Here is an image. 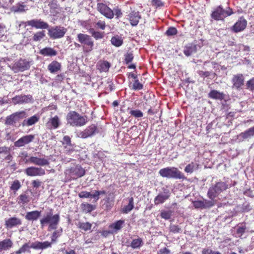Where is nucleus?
<instances>
[{
  "mask_svg": "<svg viewBox=\"0 0 254 254\" xmlns=\"http://www.w3.org/2000/svg\"><path fill=\"white\" fill-rule=\"evenodd\" d=\"M225 95L216 90H211L208 94V97L211 99L222 100L224 99Z\"/></svg>",
  "mask_w": 254,
  "mask_h": 254,
  "instance_id": "obj_27",
  "label": "nucleus"
},
{
  "mask_svg": "<svg viewBox=\"0 0 254 254\" xmlns=\"http://www.w3.org/2000/svg\"><path fill=\"white\" fill-rule=\"evenodd\" d=\"M52 242H49L48 241H45L44 242H41V249H46L48 248H51L52 246Z\"/></svg>",
  "mask_w": 254,
  "mask_h": 254,
  "instance_id": "obj_57",
  "label": "nucleus"
},
{
  "mask_svg": "<svg viewBox=\"0 0 254 254\" xmlns=\"http://www.w3.org/2000/svg\"><path fill=\"white\" fill-rule=\"evenodd\" d=\"M60 220V215L58 214L54 215L52 209L45 212L40 220L42 228L48 225V231L56 230Z\"/></svg>",
  "mask_w": 254,
  "mask_h": 254,
  "instance_id": "obj_1",
  "label": "nucleus"
},
{
  "mask_svg": "<svg viewBox=\"0 0 254 254\" xmlns=\"http://www.w3.org/2000/svg\"><path fill=\"white\" fill-rule=\"evenodd\" d=\"M98 132L97 127L92 125L86 127L83 131L79 132L77 135L79 137L86 138L94 135Z\"/></svg>",
  "mask_w": 254,
  "mask_h": 254,
  "instance_id": "obj_14",
  "label": "nucleus"
},
{
  "mask_svg": "<svg viewBox=\"0 0 254 254\" xmlns=\"http://www.w3.org/2000/svg\"><path fill=\"white\" fill-rule=\"evenodd\" d=\"M170 230L171 232L173 233H179L181 231V228L176 225H171L170 226Z\"/></svg>",
  "mask_w": 254,
  "mask_h": 254,
  "instance_id": "obj_60",
  "label": "nucleus"
},
{
  "mask_svg": "<svg viewBox=\"0 0 254 254\" xmlns=\"http://www.w3.org/2000/svg\"><path fill=\"white\" fill-rule=\"evenodd\" d=\"M66 121L71 126L81 127L87 123V117L81 116L75 111H70L67 114Z\"/></svg>",
  "mask_w": 254,
  "mask_h": 254,
  "instance_id": "obj_3",
  "label": "nucleus"
},
{
  "mask_svg": "<svg viewBox=\"0 0 254 254\" xmlns=\"http://www.w3.org/2000/svg\"><path fill=\"white\" fill-rule=\"evenodd\" d=\"M233 13L232 9L230 7L224 9L219 5L211 13V17L215 20H223L224 19Z\"/></svg>",
  "mask_w": 254,
  "mask_h": 254,
  "instance_id": "obj_7",
  "label": "nucleus"
},
{
  "mask_svg": "<svg viewBox=\"0 0 254 254\" xmlns=\"http://www.w3.org/2000/svg\"><path fill=\"white\" fill-rule=\"evenodd\" d=\"M32 99V96L28 95H18L12 98V101L14 104H20L23 103H29Z\"/></svg>",
  "mask_w": 254,
  "mask_h": 254,
  "instance_id": "obj_20",
  "label": "nucleus"
},
{
  "mask_svg": "<svg viewBox=\"0 0 254 254\" xmlns=\"http://www.w3.org/2000/svg\"><path fill=\"white\" fill-rule=\"evenodd\" d=\"M17 121L13 114L7 116L5 121V124L8 126H15Z\"/></svg>",
  "mask_w": 254,
  "mask_h": 254,
  "instance_id": "obj_39",
  "label": "nucleus"
},
{
  "mask_svg": "<svg viewBox=\"0 0 254 254\" xmlns=\"http://www.w3.org/2000/svg\"><path fill=\"white\" fill-rule=\"evenodd\" d=\"M254 136V126L240 133L238 136V138L240 141H243L245 140L251 139Z\"/></svg>",
  "mask_w": 254,
  "mask_h": 254,
  "instance_id": "obj_19",
  "label": "nucleus"
},
{
  "mask_svg": "<svg viewBox=\"0 0 254 254\" xmlns=\"http://www.w3.org/2000/svg\"><path fill=\"white\" fill-rule=\"evenodd\" d=\"M24 172L28 176L30 177L42 176L45 174V171L44 169L34 166L27 168Z\"/></svg>",
  "mask_w": 254,
  "mask_h": 254,
  "instance_id": "obj_13",
  "label": "nucleus"
},
{
  "mask_svg": "<svg viewBox=\"0 0 254 254\" xmlns=\"http://www.w3.org/2000/svg\"><path fill=\"white\" fill-rule=\"evenodd\" d=\"M25 5L18 3L11 8V11L14 12H22L25 11Z\"/></svg>",
  "mask_w": 254,
  "mask_h": 254,
  "instance_id": "obj_41",
  "label": "nucleus"
},
{
  "mask_svg": "<svg viewBox=\"0 0 254 254\" xmlns=\"http://www.w3.org/2000/svg\"><path fill=\"white\" fill-rule=\"evenodd\" d=\"M247 25V20L244 17H241L233 25L232 29L234 32L238 33L243 31L246 28Z\"/></svg>",
  "mask_w": 254,
  "mask_h": 254,
  "instance_id": "obj_17",
  "label": "nucleus"
},
{
  "mask_svg": "<svg viewBox=\"0 0 254 254\" xmlns=\"http://www.w3.org/2000/svg\"><path fill=\"white\" fill-rule=\"evenodd\" d=\"M14 117L16 118V121L17 122L22 119L26 118L28 117V114L25 111H21L15 112L13 113Z\"/></svg>",
  "mask_w": 254,
  "mask_h": 254,
  "instance_id": "obj_40",
  "label": "nucleus"
},
{
  "mask_svg": "<svg viewBox=\"0 0 254 254\" xmlns=\"http://www.w3.org/2000/svg\"><path fill=\"white\" fill-rule=\"evenodd\" d=\"M63 233V229L60 228L56 230L52 234L51 236V242L53 243H55L57 241V239L59 238Z\"/></svg>",
  "mask_w": 254,
  "mask_h": 254,
  "instance_id": "obj_43",
  "label": "nucleus"
},
{
  "mask_svg": "<svg viewBox=\"0 0 254 254\" xmlns=\"http://www.w3.org/2000/svg\"><path fill=\"white\" fill-rule=\"evenodd\" d=\"M216 203V200L210 199H203L202 200L195 201L193 205L196 208L207 209L212 207Z\"/></svg>",
  "mask_w": 254,
  "mask_h": 254,
  "instance_id": "obj_12",
  "label": "nucleus"
},
{
  "mask_svg": "<svg viewBox=\"0 0 254 254\" xmlns=\"http://www.w3.org/2000/svg\"><path fill=\"white\" fill-rule=\"evenodd\" d=\"M172 215L171 210H162L160 213V216L162 218L165 220L169 219Z\"/></svg>",
  "mask_w": 254,
  "mask_h": 254,
  "instance_id": "obj_45",
  "label": "nucleus"
},
{
  "mask_svg": "<svg viewBox=\"0 0 254 254\" xmlns=\"http://www.w3.org/2000/svg\"><path fill=\"white\" fill-rule=\"evenodd\" d=\"M40 215L41 211L35 210L27 212L25 218L29 221H35L39 218Z\"/></svg>",
  "mask_w": 254,
  "mask_h": 254,
  "instance_id": "obj_30",
  "label": "nucleus"
},
{
  "mask_svg": "<svg viewBox=\"0 0 254 254\" xmlns=\"http://www.w3.org/2000/svg\"><path fill=\"white\" fill-rule=\"evenodd\" d=\"M232 81L233 88L240 89L244 85V78L243 74H238L233 76Z\"/></svg>",
  "mask_w": 254,
  "mask_h": 254,
  "instance_id": "obj_21",
  "label": "nucleus"
},
{
  "mask_svg": "<svg viewBox=\"0 0 254 254\" xmlns=\"http://www.w3.org/2000/svg\"><path fill=\"white\" fill-rule=\"evenodd\" d=\"M159 174L163 178L168 179H183L186 177L177 168L174 167H168L161 169L159 171Z\"/></svg>",
  "mask_w": 254,
  "mask_h": 254,
  "instance_id": "obj_2",
  "label": "nucleus"
},
{
  "mask_svg": "<svg viewBox=\"0 0 254 254\" xmlns=\"http://www.w3.org/2000/svg\"><path fill=\"white\" fill-rule=\"evenodd\" d=\"M89 32L96 40L101 39L104 37V32L96 31L93 28H90Z\"/></svg>",
  "mask_w": 254,
  "mask_h": 254,
  "instance_id": "obj_33",
  "label": "nucleus"
},
{
  "mask_svg": "<svg viewBox=\"0 0 254 254\" xmlns=\"http://www.w3.org/2000/svg\"><path fill=\"white\" fill-rule=\"evenodd\" d=\"M128 204L125 206L122 209V212L124 213H127L130 211L134 207V202L133 197L129 198Z\"/></svg>",
  "mask_w": 254,
  "mask_h": 254,
  "instance_id": "obj_34",
  "label": "nucleus"
},
{
  "mask_svg": "<svg viewBox=\"0 0 254 254\" xmlns=\"http://www.w3.org/2000/svg\"><path fill=\"white\" fill-rule=\"evenodd\" d=\"M198 165L194 162H191L187 165L185 168V171L187 173H192L194 171L198 169Z\"/></svg>",
  "mask_w": 254,
  "mask_h": 254,
  "instance_id": "obj_35",
  "label": "nucleus"
},
{
  "mask_svg": "<svg viewBox=\"0 0 254 254\" xmlns=\"http://www.w3.org/2000/svg\"><path fill=\"white\" fill-rule=\"evenodd\" d=\"M125 223V221L123 220H120L116 222L111 224L109 226L110 228L113 229L114 232H111V233H117V231L121 229L123 225Z\"/></svg>",
  "mask_w": 254,
  "mask_h": 254,
  "instance_id": "obj_32",
  "label": "nucleus"
},
{
  "mask_svg": "<svg viewBox=\"0 0 254 254\" xmlns=\"http://www.w3.org/2000/svg\"><path fill=\"white\" fill-rule=\"evenodd\" d=\"M133 88L134 90H141L143 88V85L139 82L138 79H136L133 83Z\"/></svg>",
  "mask_w": 254,
  "mask_h": 254,
  "instance_id": "obj_52",
  "label": "nucleus"
},
{
  "mask_svg": "<svg viewBox=\"0 0 254 254\" xmlns=\"http://www.w3.org/2000/svg\"><path fill=\"white\" fill-rule=\"evenodd\" d=\"M61 65L60 63L57 61H53L48 66V69L52 73H56L58 71L60 70Z\"/></svg>",
  "mask_w": 254,
  "mask_h": 254,
  "instance_id": "obj_31",
  "label": "nucleus"
},
{
  "mask_svg": "<svg viewBox=\"0 0 254 254\" xmlns=\"http://www.w3.org/2000/svg\"><path fill=\"white\" fill-rule=\"evenodd\" d=\"M31 248L34 249H41V242L36 241L32 243L31 245Z\"/></svg>",
  "mask_w": 254,
  "mask_h": 254,
  "instance_id": "obj_62",
  "label": "nucleus"
},
{
  "mask_svg": "<svg viewBox=\"0 0 254 254\" xmlns=\"http://www.w3.org/2000/svg\"><path fill=\"white\" fill-rule=\"evenodd\" d=\"M129 113L135 118H141L143 116V113L139 110H130Z\"/></svg>",
  "mask_w": 254,
  "mask_h": 254,
  "instance_id": "obj_48",
  "label": "nucleus"
},
{
  "mask_svg": "<svg viewBox=\"0 0 254 254\" xmlns=\"http://www.w3.org/2000/svg\"><path fill=\"white\" fill-rule=\"evenodd\" d=\"M39 53L44 56L53 57L57 55V52L51 47H46L41 49Z\"/></svg>",
  "mask_w": 254,
  "mask_h": 254,
  "instance_id": "obj_29",
  "label": "nucleus"
},
{
  "mask_svg": "<svg viewBox=\"0 0 254 254\" xmlns=\"http://www.w3.org/2000/svg\"><path fill=\"white\" fill-rule=\"evenodd\" d=\"M228 188V185L223 182H219L209 188L207 192V196L209 199H214L222 191Z\"/></svg>",
  "mask_w": 254,
  "mask_h": 254,
  "instance_id": "obj_5",
  "label": "nucleus"
},
{
  "mask_svg": "<svg viewBox=\"0 0 254 254\" xmlns=\"http://www.w3.org/2000/svg\"><path fill=\"white\" fill-rule=\"evenodd\" d=\"M80 198H91V193L86 191H82L78 193Z\"/></svg>",
  "mask_w": 254,
  "mask_h": 254,
  "instance_id": "obj_53",
  "label": "nucleus"
},
{
  "mask_svg": "<svg viewBox=\"0 0 254 254\" xmlns=\"http://www.w3.org/2000/svg\"><path fill=\"white\" fill-rule=\"evenodd\" d=\"M246 230V226L245 225H241L237 226L236 227V237L241 238L242 236L245 233Z\"/></svg>",
  "mask_w": 254,
  "mask_h": 254,
  "instance_id": "obj_44",
  "label": "nucleus"
},
{
  "mask_svg": "<svg viewBox=\"0 0 254 254\" xmlns=\"http://www.w3.org/2000/svg\"><path fill=\"white\" fill-rule=\"evenodd\" d=\"M19 203H22L23 204L27 203L29 201L28 197L25 194H22L18 197Z\"/></svg>",
  "mask_w": 254,
  "mask_h": 254,
  "instance_id": "obj_49",
  "label": "nucleus"
},
{
  "mask_svg": "<svg viewBox=\"0 0 254 254\" xmlns=\"http://www.w3.org/2000/svg\"><path fill=\"white\" fill-rule=\"evenodd\" d=\"M19 157L26 164L31 163L39 166H44L49 165V161L45 158H38L35 156H28V154L26 152H22Z\"/></svg>",
  "mask_w": 254,
  "mask_h": 254,
  "instance_id": "obj_4",
  "label": "nucleus"
},
{
  "mask_svg": "<svg viewBox=\"0 0 254 254\" xmlns=\"http://www.w3.org/2000/svg\"><path fill=\"white\" fill-rule=\"evenodd\" d=\"M142 240L138 238L137 239H133L131 244L130 247L133 249H138L143 245Z\"/></svg>",
  "mask_w": 254,
  "mask_h": 254,
  "instance_id": "obj_42",
  "label": "nucleus"
},
{
  "mask_svg": "<svg viewBox=\"0 0 254 254\" xmlns=\"http://www.w3.org/2000/svg\"><path fill=\"white\" fill-rule=\"evenodd\" d=\"M112 10H113L114 15L116 16L117 18H119L122 17L123 13L121 11V9L119 8L118 7L114 8L113 9H112Z\"/></svg>",
  "mask_w": 254,
  "mask_h": 254,
  "instance_id": "obj_56",
  "label": "nucleus"
},
{
  "mask_svg": "<svg viewBox=\"0 0 254 254\" xmlns=\"http://www.w3.org/2000/svg\"><path fill=\"white\" fill-rule=\"evenodd\" d=\"M133 58V54L131 53H127L125 55V62L127 64L130 63Z\"/></svg>",
  "mask_w": 254,
  "mask_h": 254,
  "instance_id": "obj_58",
  "label": "nucleus"
},
{
  "mask_svg": "<svg viewBox=\"0 0 254 254\" xmlns=\"http://www.w3.org/2000/svg\"><path fill=\"white\" fill-rule=\"evenodd\" d=\"M85 173V170L80 165H76L66 170V174L69 175L73 179L83 176Z\"/></svg>",
  "mask_w": 254,
  "mask_h": 254,
  "instance_id": "obj_11",
  "label": "nucleus"
},
{
  "mask_svg": "<svg viewBox=\"0 0 254 254\" xmlns=\"http://www.w3.org/2000/svg\"><path fill=\"white\" fill-rule=\"evenodd\" d=\"M13 243L9 239H6L0 241V252L2 251H7L12 248Z\"/></svg>",
  "mask_w": 254,
  "mask_h": 254,
  "instance_id": "obj_26",
  "label": "nucleus"
},
{
  "mask_svg": "<svg viewBox=\"0 0 254 254\" xmlns=\"http://www.w3.org/2000/svg\"><path fill=\"white\" fill-rule=\"evenodd\" d=\"M31 246L29 243H25L18 251L15 252V254H21L22 253L27 252L30 253Z\"/></svg>",
  "mask_w": 254,
  "mask_h": 254,
  "instance_id": "obj_38",
  "label": "nucleus"
},
{
  "mask_svg": "<svg viewBox=\"0 0 254 254\" xmlns=\"http://www.w3.org/2000/svg\"><path fill=\"white\" fill-rule=\"evenodd\" d=\"M6 32L5 26L0 25V42L6 40Z\"/></svg>",
  "mask_w": 254,
  "mask_h": 254,
  "instance_id": "obj_47",
  "label": "nucleus"
},
{
  "mask_svg": "<svg viewBox=\"0 0 254 254\" xmlns=\"http://www.w3.org/2000/svg\"><path fill=\"white\" fill-rule=\"evenodd\" d=\"M22 224L21 220L16 217H12L5 220V226L7 229L17 227Z\"/></svg>",
  "mask_w": 254,
  "mask_h": 254,
  "instance_id": "obj_18",
  "label": "nucleus"
},
{
  "mask_svg": "<svg viewBox=\"0 0 254 254\" xmlns=\"http://www.w3.org/2000/svg\"><path fill=\"white\" fill-rule=\"evenodd\" d=\"M92 225L89 222H85V223H80L79 224L78 227L85 231H87L88 230H90L91 228Z\"/></svg>",
  "mask_w": 254,
  "mask_h": 254,
  "instance_id": "obj_46",
  "label": "nucleus"
},
{
  "mask_svg": "<svg viewBox=\"0 0 254 254\" xmlns=\"http://www.w3.org/2000/svg\"><path fill=\"white\" fill-rule=\"evenodd\" d=\"M151 4L156 8L164 5L163 2L161 0H151Z\"/></svg>",
  "mask_w": 254,
  "mask_h": 254,
  "instance_id": "obj_54",
  "label": "nucleus"
},
{
  "mask_svg": "<svg viewBox=\"0 0 254 254\" xmlns=\"http://www.w3.org/2000/svg\"><path fill=\"white\" fill-rule=\"evenodd\" d=\"M32 64V61L26 59H20L12 65H9L8 66L15 72L23 71L28 69Z\"/></svg>",
  "mask_w": 254,
  "mask_h": 254,
  "instance_id": "obj_6",
  "label": "nucleus"
},
{
  "mask_svg": "<svg viewBox=\"0 0 254 254\" xmlns=\"http://www.w3.org/2000/svg\"><path fill=\"white\" fill-rule=\"evenodd\" d=\"M63 144H65L67 145L71 144V139L68 136H64L63 138Z\"/></svg>",
  "mask_w": 254,
  "mask_h": 254,
  "instance_id": "obj_64",
  "label": "nucleus"
},
{
  "mask_svg": "<svg viewBox=\"0 0 254 254\" xmlns=\"http://www.w3.org/2000/svg\"><path fill=\"white\" fill-rule=\"evenodd\" d=\"M40 117L39 115H34L28 118L25 119L21 123V126L23 127H30L33 125H34L37 123H38L39 121Z\"/></svg>",
  "mask_w": 254,
  "mask_h": 254,
  "instance_id": "obj_22",
  "label": "nucleus"
},
{
  "mask_svg": "<svg viewBox=\"0 0 254 254\" xmlns=\"http://www.w3.org/2000/svg\"><path fill=\"white\" fill-rule=\"evenodd\" d=\"M77 38L78 42L83 45V48L85 52H89L93 50L94 42L90 36L79 33L77 34Z\"/></svg>",
  "mask_w": 254,
  "mask_h": 254,
  "instance_id": "obj_8",
  "label": "nucleus"
},
{
  "mask_svg": "<svg viewBox=\"0 0 254 254\" xmlns=\"http://www.w3.org/2000/svg\"><path fill=\"white\" fill-rule=\"evenodd\" d=\"M112 44L115 47L121 46L123 43V40L121 37L117 35L113 37L111 39Z\"/></svg>",
  "mask_w": 254,
  "mask_h": 254,
  "instance_id": "obj_36",
  "label": "nucleus"
},
{
  "mask_svg": "<svg viewBox=\"0 0 254 254\" xmlns=\"http://www.w3.org/2000/svg\"><path fill=\"white\" fill-rule=\"evenodd\" d=\"M170 194L168 192L164 193H159L154 198V203L158 205L160 203H164L167 199L169 198Z\"/></svg>",
  "mask_w": 254,
  "mask_h": 254,
  "instance_id": "obj_28",
  "label": "nucleus"
},
{
  "mask_svg": "<svg viewBox=\"0 0 254 254\" xmlns=\"http://www.w3.org/2000/svg\"><path fill=\"white\" fill-rule=\"evenodd\" d=\"M67 30L60 26L51 27L48 29V34L52 39H60L63 37Z\"/></svg>",
  "mask_w": 254,
  "mask_h": 254,
  "instance_id": "obj_9",
  "label": "nucleus"
},
{
  "mask_svg": "<svg viewBox=\"0 0 254 254\" xmlns=\"http://www.w3.org/2000/svg\"><path fill=\"white\" fill-rule=\"evenodd\" d=\"M25 24L26 25L30 26L37 29H48L49 28V24L41 19L28 20L25 22Z\"/></svg>",
  "mask_w": 254,
  "mask_h": 254,
  "instance_id": "obj_15",
  "label": "nucleus"
},
{
  "mask_svg": "<svg viewBox=\"0 0 254 254\" xmlns=\"http://www.w3.org/2000/svg\"><path fill=\"white\" fill-rule=\"evenodd\" d=\"M202 254H221L219 252L213 251L211 249H203L202 251Z\"/></svg>",
  "mask_w": 254,
  "mask_h": 254,
  "instance_id": "obj_61",
  "label": "nucleus"
},
{
  "mask_svg": "<svg viewBox=\"0 0 254 254\" xmlns=\"http://www.w3.org/2000/svg\"><path fill=\"white\" fill-rule=\"evenodd\" d=\"M198 75L202 77H207L211 75V72L207 71L199 70L197 71Z\"/></svg>",
  "mask_w": 254,
  "mask_h": 254,
  "instance_id": "obj_59",
  "label": "nucleus"
},
{
  "mask_svg": "<svg viewBox=\"0 0 254 254\" xmlns=\"http://www.w3.org/2000/svg\"><path fill=\"white\" fill-rule=\"evenodd\" d=\"M141 18V15L138 11H132L129 15V19L130 24L133 26H136L139 19Z\"/></svg>",
  "mask_w": 254,
  "mask_h": 254,
  "instance_id": "obj_24",
  "label": "nucleus"
},
{
  "mask_svg": "<svg viewBox=\"0 0 254 254\" xmlns=\"http://www.w3.org/2000/svg\"><path fill=\"white\" fill-rule=\"evenodd\" d=\"M177 33V30L175 27H170L166 32V34L167 36H173Z\"/></svg>",
  "mask_w": 254,
  "mask_h": 254,
  "instance_id": "obj_51",
  "label": "nucleus"
},
{
  "mask_svg": "<svg viewBox=\"0 0 254 254\" xmlns=\"http://www.w3.org/2000/svg\"><path fill=\"white\" fill-rule=\"evenodd\" d=\"M21 187V185L18 180H15L12 184L10 189L14 191L18 190Z\"/></svg>",
  "mask_w": 254,
  "mask_h": 254,
  "instance_id": "obj_50",
  "label": "nucleus"
},
{
  "mask_svg": "<svg viewBox=\"0 0 254 254\" xmlns=\"http://www.w3.org/2000/svg\"><path fill=\"white\" fill-rule=\"evenodd\" d=\"M97 9L101 14L108 19H111L114 16L113 10L103 3H97Z\"/></svg>",
  "mask_w": 254,
  "mask_h": 254,
  "instance_id": "obj_10",
  "label": "nucleus"
},
{
  "mask_svg": "<svg viewBox=\"0 0 254 254\" xmlns=\"http://www.w3.org/2000/svg\"><path fill=\"white\" fill-rule=\"evenodd\" d=\"M60 125L59 118L57 116L51 118L46 124V127L49 129H56Z\"/></svg>",
  "mask_w": 254,
  "mask_h": 254,
  "instance_id": "obj_23",
  "label": "nucleus"
},
{
  "mask_svg": "<svg viewBox=\"0 0 254 254\" xmlns=\"http://www.w3.org/2000/svg\"><path fill=\"white\" fill-rule=\"evenodd\" d=\"M35 135L33 134L24 135L15 141L14 145L18 147L23 146L33 141Z\"/></svg>",
  "mask_w": 254,
  "mask_h": 254,
  "instance_id": "obj_16",
  "label": "nucleus"
},
{
  "mask_svg": "<svg viewBox=\"0 0 254 254\" xmlns=\"http://www.w3.org/2000/svg\"><path fill=\"white\" fill-rule=\"evenodd\" d=\"M96 25L99 28H100L102 30H104L106 27V24L105 21L99 20L96 23Z\"/></svg>",
  "mask_w": 254,
  "mask_h": 254,
  "instance_id": "obj_63",
  "label": "nucleus"
},
{
  "mask_svg": "<svg viewBox=\"0 0 254 254\" xmlns=\"http://www.w3.org/2000/svg\"><path fill=\"white\" fill-rule=\"evenodd\" d=\"M247 88L253 91L254 90V77L248 81L246 83Z\"/></svg>",
  "mask_w": 254,
  "mask_h": 254,
  "instance_id": "obj_55",
  "label": "nucleus"
},
{
  "mask_svg": "<svg viewBox=\"0 0 254 254\" xmlns=\"http://www.w3.org/2000/svg\"><path fill=\"white\" fill-rule=\"evenodd\" d=\"M45 37V32L44 31H38L33 34L32 40L35 42L41 41Z\"/></svg>",
  "mask_w": 254,
  "mask_h": 254,
  "instance_id": "obj_37",
  "label": "nucleus"
},
{
  "mask_svg": "<svg viewBox=\"0 0 254 254\" xmlns=\"http://www.w3.org/2000/svg\"><path fill=\"white\" fill-rule=\"evenodd\" d=\"M196 45L192 43H190L185 47L184 53L186 56L189 57L192 54L195 53L196 52Z\"/></svg>",
  "mask_w": 254,
  "mask_h": 254,
  "instance_id": "obj_25",
  "label": "nucleus"
}]
</instances>
